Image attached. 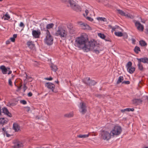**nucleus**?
<instances>
[{
  "mask_svg": "<svg viewBox=\"0 0 148 148\" xmlns=\"http://www.w3.org/2000/svg\"><path fill=\"white\" fill-rule=\"evenodd\" d=\"M98 35L101 38L103 39L105 38L106 36L103 34L101 33H98Z\"/></svg>",
  "mask_w": 148,
  "mask_h": 148,
  "instance_id": "nucleus-35",
  "label": "nucleus"
},
{
  "mask_svg": "<svg viewBox=\"0 0 148 148\" xmlns=\"http://www.w3.org/2000/svg\"><path fill=\"white\" fill-rule=\"evenodd\" d=\"M114 34L118 37H121L123 36V34L121 32H114Z\"/></svg>",
  "mask_w": 148,
  "mask_h": 148,
  "instance_id": "nucleus-31",
  "label": "nucleus"
},
{
  "mask_svg": "<svg viewBox=\"0 0 148 148\" xmlns=\"http://www.w3.org/2000/svg\"><path fill=\"white\" fill-rule=\"evenodd\" d=\"M117 10L118 11V13L122 16H125L131 18H132L133 17V16L132 15L130 14L127 12H124L121 10L118 9Z\"/></svg>",
  "mask_w": 148,
  "mask_h": 148,
  "instance_id": "nucleus-11",
  "label": "nucleus"
},
{
  "mask_svg": "<svg viewBox=\"0 0 148 148\" xmlns=\"http://www.w3.org/2000/svg\"><path fill=\"white\" fill-rule=\"evenodd\" d=\"M121 111L122 112H124L125 111H126V110H125V109H123V110H121Z\"/></svg>",
  "mask_w": 148,
  "mask_h": 148,
  "instance_id": "nucleus-56",
  "label": "nucleus"
},
{
  "mask_svg": "<svg viewBox=\"0 0 148 148\" xmlns=\"http://www.w3.org/2000/svg\"><path fill=\"white\" fill-rule=\"evenodd\" d=\"M85 12L86 14V15H87L88 13V10L86 9L85 10Z\"/></svg>",
  "mask_w": 148,
  "mask_h": 148,
  "instance_id": "nucleus-50",
  "label": "nucleus"
},
{
  "mask_svg": "<svg viewBox=\"0 0 148 148\" xmlns=\"http://www.w3.org/2000/svg\"><path fill=\"white\" fill-rule=\"evenodd\" d=\"M80 112L82 114H84L86 111V107L85 103L84 102L80 103L78 106Z\"/></svg>",
  "mask_w": 148,
  "mask_h": 148,
  "instance_id": "nucleus-7",
  "label": "nucleus"
},
{
  "mask_svg": "<svg viewBox=\"0 0 148 148\" xmlns=\"http://www.w3.org/2000/svg\"><path fill=\"white\" fill-rule=\"evenodd\" d=\"M32 95V94L31 92H29L28 94V96L29 97H31Z\"/></svg>",
  "mask_w": 148,
  "mask_h": 148,
  "instance_id": "nucleus-46",
  "label": "nucleus"
},
{
  "mask_svg": "<svg viewBox=\"0 0 148 148\" xmlns=\"http://www.w3.org/2000/svg\"><path fill=\"white\" fill-rule=\"evenodd\" d=\"M140 44L141 46H144L147 45L146 42L143 40H141L139 41Z\"/></svg>",
  "mask_w": 148,
  "mask_h": 148,
  "instance_id": "nucleus-36",
  "label": "nucleus"
},
{
  "mask_svg": "<svg viewBox=\"0 0 148 148\" xmlns=\"http://www.w3.org/2000/svg\"><path fill=\"white\" fill-rule=\"evenodd\" d=\"M134 50L135 52L136 53H138L140 51V48L137 46H136L135 47Z\"/></svg>",
  "mask_w": 148,
  "mask_h": 148,
  "instance_id": "nucleus-34",
  "label": "nucleus"
},
{
  "mask_svg": "<svg viewBox=\"0 0 148 148\" xmlns=\"http://www.w3.org/2000/svg\"><path fill=\"white\" fill-rule=\"evenodd\" d=\"M27 45L28 47L30 49L33 48L34 47V45L32 41H28L27 43Z\"/></svg>",
  "mask_w": 148,
  "mask_h": 148,
  "instance_id": "nucleus-19",
  "label": "nucleus"
},
{
  "mask_svg": "<svg viewBox=\"0 0 148 148\" xmlns=\"http://www.w3.org/2000/svg\"><path fill=\"white\" fill-rule=\"evenodd\" d=\"M10 40H8L6 41V44H9L10 43Z\"/></svg>",
  "mask_w": 148,
  "mask_h": 148,
  "instance_id": "nucleus-52",
  "label": "nucleus"
},
{
  "mask_svg": "<svg viewBox=\"0 0 148 148\" xmlns=\"http://www.w3.org/2000/svg\"><path fill=\"white\" fill-rule=\"evenodd\" d=\"M2 111L3 113L7 115L8 116L10 117L12 116L11 114L9 112L8 110L6 108H3L2 109Z\"/></svg>",
  "mask_w": 148,
  "mask_h": 148,
  "instance_id": "nucleus-16",
  "label": "nucleus"
},
{
  "mask_svg": "<svg viewBox=\"0 0 148 148\" xmlns=\"http://www.w3.org/2000/svg\"><path fill=\"white\" fill-rule=\"evenodd\" d=\"M100 136L101 138L104 140H108L111 138L112 135L110 132L103 130L101 132Z\"/></svg>",
  "mask_w": 148,
  "mask_h": 148,
  "instance_id": "nucleus-3",
  "label": "nucleus"
},
{
  "mask_svg": "<svg viewBox=\"0 0 148 148\" xmlns=\"http://www.w3.org/2000/svg\"><path fill=\"white\" fill-rule=\"evenodd\" d=\"M89 134H79L77 136V137L79 138H85L88 137Z\"/></svg>",
  "mask_w": 148,
  "mask_h": 148,
  "instance_id": "nucleus-26",
  "label": "nucleus"
},
{
  "mask_svg": "<svg viewBox=\"0 0 148 148\" xmlns=\"http://www.w3.org/2000/svg\"><path fill=\"white\" fill-rule=\"evenodd\" d=\"M97 20L99 21H102L103 22H107V19L104 17H99L97 18Z\"/></svg>",
  "mask_w": 148,
  "mask_h": 148,
  "instance_id": "nucleus-32",
  "label": "nucleus"
},
{
  "mask_svg": "<svg viewBox=\"0 0 148 148\" xmlns=\"http://www.w3.org/2000/svg\"><path fill=\"white\" fill-rule=\"evenodd\" d=\"M8 122V120L5 118H0V124H3L6 123Z\"/></svg>",
  "mask_w": 148,
  "mask_h": 148,
  "instance_id": "nucleus-21",
  "label": "nucleus"
},
{
  "mask_svg": "<svg viewBox=\"0 0 148 148\" xmlns=\"http://www.w3.org/2000/svg\"><path fill=\"white\" fill-rule=\"evenodd\" d=\"M10 18V16L8 14V13H6L5 14L3 15V17L2 18L4 20H8Z\"/></svg>",
  "mask_w": 148,
  "mask_h": 148,
  "instance_id": "nucleus-22",
  "label": "nucleus"
},
{
  "mask_svg": "<svg viewBox=\"0 0 148 148\" xmlns=\"http://www.w3.org/2000/svg\"><path fill=\"white\" fill-rule=\"evenodd\" d=\"M127 70L129 73L132 74L135 71V68L134 67L132 66L129 69H127Z\"/></svg>",
  "mask_w": 148,
  "mask_h": 148,
  "instance_id": "nucleus-23",
  "label": "nucleus"
},
{
  "mask_svg": "<svg viewBox=\"0 0 148 148\" xmlns=\"http://www.w3.org/2000/svg\"><path fill=\"white\" fill-rule=\"evenodd\" d=\"M122 132V128L119 125L115 126L110 131L112 136H117L120 134Z\"/></svg>",
  "mask_w": 148,
  "mask_h": 148,
  "instance_id": "nucleus-5",
  "label": "nucleus"
},
{
  "mask_svg": "<svg viewBox=\"0 0 148 148\" xmlns=\"http://www.w3.org/2000/svg\"><path fill=\"white\" fill-rule=\"evenodd\" d=\"M50 67L51 70L54 72H56L58 70V68L57 66L54 64H52L51 66Z\"/></svg>",
  "mask_w": 148,
  "mask_h": 148,
  "instance_id": "nucleus-24",
  "label": "nucleus"
},
{
  "mask_svg": "<svg viewBox=\"0 0 148 148\" xmlns=\"http://www.w3.org/2000/svg\"><path fill=\"white\" fill-rule=\"evenodd\" d=\"M45 79L51 81L52 80L53 78L51 77H49L45 78Z\"/></svg>",
  "mask_w": 148,
  "mask_h": 148,
  "instance_id": "nucleus-41",
  "label": "nucleus"
},
{
  "mask_svg": "<svg viewBox=\"0 0 148 148\" xmlns=\"http://www.w3.org/2000/svg\"><path fill=\"white\" fill-rule=\"evenodd\" d=\"M70 6L74 10L77 12H80L81 11V7L78 5H77L75 2L73 1H70L69 2Z\"/></svg>",
  "mask_w": 148,
  "mask_h": 148,
  "instance_id": "nucleus-6",
  "label": "nucleus"
},
{
  "mask_svg": "<svg viewBox=\"0 0 148 148\" xmlns=\"http://www.w3.org/2000/svg\"><path fill=\"white\" fill-rule=\"evenodd\" d=\"M17 34H14L13 35V38H14V39H15V38H16V37H17Z\"/></svg>",
  "mask_w": 148,
  "mask_h": 148,
  "instance_id": "nucleus-48",
  "label": "nucleus"
},
{
  "mask_svg": "<svg viewBox=\"0 0 148 148\" xmlns=\"http://www.w3.org/2000/svg\"><path fill=\"white\" fill-rule=\"evenodd\" d=\"M55 82L56 83H58V80H57V81H55Z\"/></svg>",
  "mask_w": 148,
  "mask_h": 148,
  "instance_id": "nucleus-62",
  "label": "nucleus"
},
{
  "mask_svg": "<svg viewBox=\"0 0 148 148\" xmlns=\"http://www.w3.org/2000/svg\"><path fill=\"white\" fill-rule=\"evenodd\" d=\"M3 0H0V1H3Z\"/></svg>",
  "mask_w": 148,
  "mask_h": 148,
  "instance_id": "nucleus-64",
  "label": "nucleus"
},
{
  "mask_svg": "<svg viewBox=\"0 0 148 148\" xmlns=\"http://www.w3.org/2000/svg\"><path fill=\"white\" fill-rule=\"evenodd\" d=\"M74 45L79 50H82L85 52H88L93 49L94 52L98 54L101 51L99 47L95 45L94 41L89 40L87 35L86 34H83L75 38Z\"/></svg>",
  "mask_w": 148,
  "mask_h": 148,
  "instance_id": "nucleus-1",
  "label": "nucleus"
},
{
  "mask_svg": "<svg viewBox=\"0 0 148 148\" xmlns=\"http://www.w3.org/2000/svg\"><path fill=\"white\" fill-rule=\"evenodd\" d=\"M20 27L24 28V25L23 23L22 22H21L19 25Z\"/></svg>",
  "mask_w": 148,
  "mask_h": 148,
  "instance_id": "nucleus-42",
  "label": "nucleus"
},
{
  "mask_svg": "<svg viewBox=\"0 0 148 148\" xmlns=\"http://www.w3.org/2000/svg\"><path fill=\"white\" fill-rule=\"evenodd\" d=\"M23 88L24 89V91L26 90L27 88V87L26 86V84H24Z\"/></svg>",
  "mask_w": 148,
  "mask_h": 148,
  "instance_id": "nucleus-45",
  "label": "nucleus"
},
{
  "mask_svg": "<svg viewBox=\"0 0 148 148\" xmlns=\"http://www.w3.org/2000/svg\"><path fill=\"white\" fill-rule=\"evenodd\" d=\"M2 130L3 131H4L5 133H4V134L5 133V132H7L6 131V130H5V129L4 128H3V129H2Z\"/></svg>",
  "mask_w": 148,
  "mask_h": 148,
  "instance_id": "nucleus-53",
  "label": "nucleus"
},
{
  "mask_svg": "<svg viewBox=\"0 0 148 148\" xmlns=\"http://www.w3.org/2000/svg\"><path fill=\"white\" fill-rule=\"evenodd\" d=\"M8 83L9 85L10 86H12V82L11 80V79H9L8 80Z\"/></svg>",
  "mask_w": 148,
  "mask_h": 148,
  "instance_id": "nucleus-44",
  "label": "nucleus"
},
{
  "mask_svg": "<svg viewBox=\"0 0 148 148\" xmlns=\"http://www.w3.org/2000/svg\"><path fill=\"white\" fill-rule=\"evenodd\" d=\"M61 1L63 3H64L67 4L68 6H69L70 3V1H73L72 0H61Z\"/></svg>",
  "mask_w": 148,
  "mask_h": 148,
  "instance_id": "nucleus-29",
  "label": "nucleus"
},
{
  "mask_svg": "<svg viewBox=\"0 0 148 148\" xmlns=\"http://www.w3.org/2000/svg\"><path fill=\"white\" fill-rule=\"evenodd\" d=\"M1 108L0 107V116L1 115Z\"/></svg>",
  "mask_w": 148,
  "mask_h": 148,
  "instance_id": "nucleus-61",
  "label": "nucleus"
},
{
  "mask_svg": "<svg viewBox=\"0 0 148 148\" xmlns=\"http://www.w3.org/2000/svg\"><path fill=\"white\" fill-rule=\"evenodd\" d=\"M10 39L11 41L12 42H14L15 41V39L12 37L10 38Z\"/></svg>",
  "mask_w": 148,
  "mask_h": 148,
  "instance_id": "nucleus-47",
  "label": "nucleus"
},
{
  "mask_svg": "<svg viewBox=\"0 0 148 148\" xmlns=\"http://www.w3.org/2000/svg\"><path fill=\"white\" fill-rule=\"evenodd\" d=\"M137 59L141 62H142L144 63L148 64V58L147 57H144L140 58H137Z\"/></svg>",
  "mask_w": 148,
  "mask_h": 148,
  "instance_id": "nucleus-15",
  "label": "nucleus"
},
{
  "mask_svg": "<svg viewBox=\"0 0 148 148\" xmlns=\"http://www.w3.org/2000/svg\"><path fill=\"white\" fill-rule=\"evenodd\" d=\"M40 28L42 30V27H43V24H41L40 25Z\"/></svg>",
  "mask_w": 148,
  "mask_h": 148,
  "instance_id": "nucleus-54",
  "label": "nucleus"
},
{
  "mask_svg": "<svg viewBox=\"0 0 148 148\" xmlns=\"http://www.w3.org/2000/svg\"><path fill=\"white\" fill-rule=\"evenodd\" d=\"M138 69L140 71L143 70V67L142 64L141 62L140 61H138Z\"/></svg>",
  "mask_w": 148,
  "mask_h": 148,
  "instance_id": "nucleus-28",
  "label": "nucleus"
},
{
  "mask_svg": "<svg viewBox=\"0 0 148 148\" xmlns=\"http://www.w3.org/2000/svg\"><path fill=\"white\" fill-rule=\"evenodd\" d=\"M125 110H126L127 112H130V111H133L134 110V109L133 108H127L125 109Z\"/></svg>",
  "mask_w": 148,
  "mask_h": 148,
  "instance_id": "nucleus-39",
  "label": "nucleus"
},
{
  "mask_svg": "<svg viewBox=\"0 0 148 148\" xmlns=\"http://www.w3.org/2000/svg\"><path fill=\"white\" fill-rule=\"evenodd\" d=\"M47 35L44 39L45 43L47 45H50L53 43V38L52 36L50 34L49 32L47 30Z\"/></svg>",
  "mask_w": 148,
  "mask_h": 148,
  "instance_id": "nucleus-4",
  "label": "nucleus"
},
{
  "mask_svg": "<svg viewBox=\"0 0 148 148\" xmlns=\"http://www.w3.org/2000/svg\"><path fill=\"white\" fill-rule=\"evenodd\" d=\"M125 82L126 84H129L130 83V82L129 81H125Z\"/></svg>",
  "mask_w": 148,
  "mask_h": 148,
  "instance_id": "nucleus-58",
  "label": "nucleus"
},
{
  "mask_svg": "<svg viewBox=\"0 0 148 148\" xmlns=\"http://www.w3.org/2000/svg\"><path fill=\"white\" fill-rule=\"evenodd\" d=\"M45 86L48 89L51 90L53 92L54 91V89L55 88V86L52 83L50 82L46 83L45 84Z\"/></svg>",
  "mask_w": 148,
  "mask_h": 148,
  "instance_id": "nucleus-13",
  "label": "nucleus"
},
{
  "mask_svg": "<svg viewBox=\"0 0 148 148\" xmlns=\"http://www.w3.org/2000/svg\"><path fill=\"white\" fill-rule=\"evenodd\" d=\"M54 25V24L53 23L48 24L47 25L46 28L47 29H50L53 27Z\"/></svg>",
  "mask_w": 148,
  "mask_h": 148,
  "instance_id": "nucleus-30",
  "label": "nucleus"
},
{
  "mask_svg": "<svg viewBox=\"0 0 148 148\" xmlns=\"http://www.w3.org/2000/svg\"><path fill=\"white\" fill-rule=\"evenodd\" d=\"M26 79H28L29 78H30V77L29 76H28L26 74Z\"/></svg>",
  "mask_w": 148,
  "mask_h": 148,
  "instance_id": "nucleus-55",
  "label": "nucleus"
},
{
  "mask_svg": "<svg viewBox=\"0 0 148 148\" xmlns=\"http://www.w3.org/2000/svg\"><path fill=\"white\" fill-rule=\"evenodd\" d=\"M67 32L66 27L61 25L58 27L55 34L56 36H59L61 38H65L66 37Z\"/></svg>",
  "mask_w": 148,
  "mask_h": 148,
  "instance_id": "nucleus-2",
  "label": "nucleus"
},
{
  "mask_svg": "<svg viewBox=\"0 0 148 148\" xmlns=\"http://www.w3.org/2000/svg\"><path fill=\"white\" fill-rule=\"evenodd\" d=\"M142 101L140 99H135L132 100L133 103L135 105H137L141 103Z\"/></svg>",
  "mask_w": 148,
  "mask_h": 148,
  "instance_id": "nucleus-17",
  "label": "nucleus"
},
{
  "mask_svg": "<svg viewBox=\"0 0 148 148\" xmlns=\"http://www.w3.org/2000/svg\"><path fill=\"white\" fill-rule=\"evenodd\" d=\"M96 82L94 80L90 81H89L88 85L89 86L94 85L96 84Z\"/></svg>",
  "mask_w": 148,
  "mask_h": 148,
  "instance_id": "nucleus-38",
  "label": "nucleus"
},
{
  "mask_svg": "<svg viewBox=\"0 0 148 148\" xmlns=\"http://www.w3.org/2000/svg\"><path fill=\"white\" fill-rule=\"evenodd\" d=\"M12 73V71H9L8 73V75Z\"/></svg>",
  "mask_w": 148,
  "mask_h": 148,
  "instance_id": "nucleus-57",
  "label": "nucleus"
},
{
  "mask_svg": "<svg viewBox=\"0 0 148 148\" xmlns=\"http://www.w3.org/2000/svg\"><path fill=\"white\" fill-rule=\"evenodd\" d=\"M13 128L15 131H18L20 130V127L16 123H14L13 124Z\"/></svg>",
  "mask_w": 148,
  "mask_h": 148,
  "instance_id": "nucleus-20",
  "label": "nucleus"
},
{
  "mask_svg": "<svg viewBox=\"0 0 148 148\" xmlns=\"http://www.w3.org/2000/svg\"><path fill=\"white\" fill-rule=\"evenodd\" d=\"M41 32L40 29L33 30L32 34L33 37L34 38H38L41 34Z\"/></svg>",
  "mask_w": 148,
  "mask_h": 148,
  "instance_id": "nucleus-9",
  "label": "nucleus"
},
{
  "mask_svg": "<svg viewBox=\"0 0 148 148\" xmlns=\"http://www.w3.org/2000/svg\"><path fill=\"white\" fill-rule=\"evenodd\" d=\"M82 81L84 84L88 85L90 81V78L86 77L83 79Z\"/></svg>",
  "mask_w": 148,
  "mask_h": 148,
  "instance_id": "nucleus-25",
  "label": "nucleus"
},
{
  "mask_svg": "<svg viewBox=\"0 0 148 148\" xmlns=\"http://www.w3.org/2000/svg\"><path fill=\"white\" fill-rule=\"evenodd\" d=\"M79 24L80 27L83 29L89 30H91L92 29L89 25L86 23H82L81 22H80L79 23Z\"/></svg>",
  "mask_w": 148,
  "mask_h": 148,
  "instance_id": "nucleus-12",
  "label": "nucleus"
},
{
  "mask_svg": "<svg viewBox=\"0 0 148 148\" xmlns=\"http://www.w3.org/2000/svg\"><path fill=\"white\" fill-rule=\"evenodd\" d=\"M20 103L23 105H25L27 104V102L25 100H21L20 101Z\"/></svg>",
  "mask_w": 148,
  "mask_h": 148,
  "instance_id": "nucleus-40",
  "label": "nucleus"
},
{
  "mask_svg": "<svg viewBox=\"0 0 148 148\" xmlns=\"http://www.w3.org/2000/svg\"><path fill=\"white\" fill-rule=\"evenodd\" d=\"M106 41H110V40L109 38H107V39H104Z\"/></svg>",
  "mask_w": 148,
  "mask_h": 148,
  "instance_id": "nucleus-51",
  "label": "nucleus"
},
{
  "mask_svg": "<svg viewBox=\"0 0 148 148\" xmlns=\"http://www.w3.org/2000/svg\"><path fill=\"white\" fill-rule=\"evenodd\" d=\"M147 99L148 101V96L147 97Z\"/></svg>",
  "mask_w": 148,
  "mask_h": 148,
  "instance_id": "nucleus-63",
  "label": "nucleus"
},
{
  "mask_svg": "<svg viewBox=\"0 0 148 148\" xmlns=\"http://www.w3.org/2000/svg\"><path fill=\"white\" fill-rule=\"evenodd\" d=\"M0 69L1 70L2 73L3 74H5L7 73V71H8V70L10 69L8 67L6 68L4 65H2L0 66Z\"/></svg>",
  "mask_w": 148,
  "mask_h": 148,
  "instance_id": "nucleus-14",
  "label": "nucleus"
},
{
  "mask_svg": "<svg viewBox=\"0 0 148 148\" xmlns=\"http://www.w3.org/2000/svg\"><path fill=\"white\" fill-rule=\"evenodd\" d=\"M132 42L133 43H134V42H135V39H134L133 38H132Z\"/></svg>",
  "mask_w": 148,
  "mask_h": 148,
  "instance_id": "nucleus-59",
  "label": "nucleus"
},
{
  "mask_svg": "<svg viewBox=\"0 0 148 148\" xmlns=\"http://www.w3.org/2000/svg\"><path fill=\"white\" fill-rule=\"evenodd\" d=\"M73 112H71L69 113L65 114L64 116L67 117H71L73 116Z\"/></svg>",
  "mask_w": 148,
  "mask_h": 148,
  "instance_id": "nucleus-27",
  "label": "nucleus"
},
{
  "mask_svg": "<svg viewBox=\"0 0 148 148\" xmlns=\"http://www.w3.org/2000/svg\"><path fill=\"white\" fill-rule=\"evenodd\" d=\"M108 26L109 28H112V32H113L114 31H117L118 29H120V28L119 26L117 25H115L114 27H112L111 25H109Z\"/></svg>",
  "mask_w": 148,
  "mask_h": 148,
  "instance_id": "nucleus-18",
  "label": "nucleus"
},
{
  "mask_svg": "<svg viewBox=\"0 0 148 148\" xmlns=\"http://www.w3.org/2000/svg\"><path fill=\"white\" fill-rule=\"evenodd\" d=\"M123 80V77L122 76H120L119 78L118 79L117 82V84H119L122 82V81Z\"/></svg>",
  "mask_w": 148,
  "mask_h": 148,
  "instance_id": "nucleus-33",
  "label": "nucleus"
},
{
  "mask_svg": "<svg viewBox=\"0 0 148 148\" xmlns=\"http://www.w3.org/2000/svg\"><path fill=\"white\" fill-rule=\"evenodd\" d=\"M14 145L13 148H23L24 144L23 142L16 140L13 142Z\"/></svg>",
  "mask_w": 148,
  "mask_h": 148,
  "instance_id": "nucleus-8",
  "label": "nucleus"
},
{
  "mask_svg": "<svg viewBox=\"0 0 148 148\" xmlns=\"http://www.w3.org/2000/svg\"><path fill=\"white\" fill-rule=\"evenodd\" d=\"M133 22L134 23L135 26L137 29L139 31H143V26L138 21L134 20Z\"/></svg>",
  "mask_w": 148,
  "mask_h": 148,
  "instance_id": "nucleus-10",
  "label": "nucleus"
},
{
  "mask_svg": "<svg viewBox=\"0 0 148 148\" xmlns=\"http://www.w3.org/2000/svg\"><path fill=\"white\" fill-rule=\"evenodd\" d=\"M5 134H6V135L7 137H9L10 136V135L8 134L7 133V132H6Z\"/></svg>",
  "mask_w": 148,
  "mask_h": 148,
  "instance_id": "nucleus-49",
  "label": "nucleus"
},
{
  "mask_svg": "<svg viewBox=\"0 0 148 148\" xmlns=\"http://www.w3.org/2000/svg\"><path fill=\"white\" fill-rule=\"evenodd\" d=\"M132 63L131 62L129 61L127 64L126 67L127 69H129V68L132 67Z\"/></svg>",
  "mask_w": 148,
  "mask_h": 148,
  "instance_id": "nucleus-37",
  "label": "nucleus"
},
{
  "mask_svg": "<svg viewBox=\"0 0 148 148\" xmlns=\"http://www.w3.org/2000/svg\"><path fill=\"white\" fill-rule=\"evenodd\" d=\"M86 18L87 19L91 21L93 20V19L92 18L89 17H87Z\"/></svg>",
  "mask_w": 148,
  "mask_h": 148,
  "instance_id": "nucleus-43",
  "label": "nucleus"
},
{
  "mask_svg": "<svg viewBox=\"0 0 148 148\" xmlns=\"http://www.w3.org/2000/svg\"><path fill=\"white\" fill-rule=\"evenodd\" d=\"M35 148H47V147H36Z\"/></svg>",
  "mask_w": 148,
  "mask_h": 148,
  "instance_id": "nucleus-60",
  "label": "nucleus"
}]
</instances>
